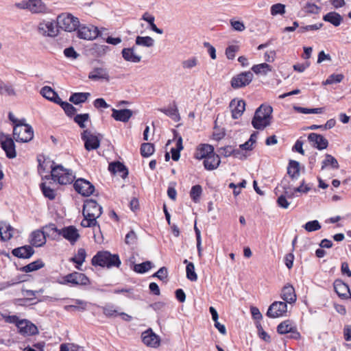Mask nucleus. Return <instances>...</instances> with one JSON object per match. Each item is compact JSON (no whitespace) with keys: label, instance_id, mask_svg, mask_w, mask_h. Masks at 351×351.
<instances>
[{"label":"nucleus","instance_id":"54","mask_svg":"<svg viewBox=\"0 0 351 351\" xmlns=\"http://www.w3.org/2000/svg\"><path fill=\"white\" fill-rule=\"evenodd\" d=\"M103 313L108 317H114L119 316V312L114 308L112 304H107L101 307Z\"/></svg>","mask_w":351,"mask_h":351},{"label":"nucleus","instance_id":"57","mask_svg":"<svg viewBox=\"0 0 351 351\" xmlns=\"http://www.w3.org/2000/svg\"><path fill=\"white\" fill-rule=\"evenodd\" d=\"M285 12V5L280 3L272 5L270 9V12L272 16H276L278 14L282 15Z\"/></svg>","mask_w":351,"mask_h":351},{"label":"nucleus","instance_id":"19","mask_svg":"<svg viewBox=\"0 0 351 351\" xmlns=\"http://www.w3.org/2000/svg\"><path fill=\"white\" fill-rule=\"evenodd\" d=\"M232 117L237 119L241 117L245 110V102L243 99H233L230 103Z\"/></svg>","mask_w":351,"mask_h":351},{"label":"nucleus","instance_id":"32","mask_svg":"<svg viewBox=\"0 0 351 351\" xmlns=\"http://www.w3.org/2000/svg\"><path fill=\"white\" fill-rule=\"evenodd\" d=\"M158 110L162 112L175 121H179L180 120V116L175 101H173L172 106L169 108H158Z\"/></svg>","mask_w":351,"mask_h":351},{"label":"nucleus","instance_id":"4","mask_svg":"<svg viewBox=\"0 0 351 351\" xmlns=\"http://www.w3.org/2000/svg\"><path fill=\"white\" fill-rule=\"evenodd\" d=\"M91 263L94 266L111 268L119 267L121 262L118 254H112L108 251H101L93 257Z\"/></svg>","mask_w":351,"mask_h":351},{"label":"nucleus","instance_id":"49","mask_svg":"<svg viewBox=\"0 0 351 351\" xmlns=\"http://www.w3.org/2000/svg\"><path fill=\"white\" fill-rule=\"evenodd\" d=\"M344 78V75L341 73L335 74L332 73L330 75L328 78L322 82V84L326 85H330L333 84H338L340 83Z\"/></svg>","mask_w":351,"mask_h":351},{"label":"nucleus","instance_id":"47","mask_svg":"<svg viewBox=\"0 0 351 351\" xmlns=\"http://www.w3.org/2000/svg\"><path fill=\"white\" fill-rule=\"evenodd\" d=\"M143 342L150 347H154V332L152 328L143 332L141 335Z\"/></svg>","mask_w":351,"mask_h":351},{"label":"nucleus","instance_id":"60","mask_svg":"<svg viewBox=\"0 0 351 351\" xmlns=\"http://www.w3.org/2000/svg\"><path fill=\"white\" fill-rule=\"evenodd\" d=\"M137 236L134 230H130L125 236V242L127 245H133L136 243Z\"/></svg>","mask_w":351,"mask_h":351},{"label":"nucleus","instance_id":"14","mask_svg":"<svg viewBox=\"0 0 351 351\" xmlns=\"http://www.w3.org/2000/svg\"><path fill=\"white\" fill-rule=\"evenodd\" d=\"M73 187L76 192L83 196H90L95 191V186L89 181L84 178H78L75 180Z\"/></svg>","mask_w":351,"mask_h":351},{"label":"nucleus","instance_id":"35","mask_svg":"<svg viewBox=\"0 0 351 351\" xmlns=\"http://www.w3.org/2000/svg\"><path fill=\"white\" fill-rule=\"evenodd\" d=\"M44 232L46 237L52 239H58L60 237L61 229H58L54 223H49L44 227Z\"/></svg>","mask_w":351,"mask_h":351},{"label":"nucleus","instance_id":"41","mask_svg":"<svg viewBox=\"0 0 351 351\" xmlns=\"http://www.w3.org/2000/svg\"><path fill=\"white\" fill-rule=\"evenodd\" d=\"M328 166H330L334 169H338L339 168L337 160L330 154H326L325 159L322 161V170L326 168Z\"/></svg>","mask_w":351,"mask_h":351},{"label":"nucleus","instance_id":"20","mask_svg":"<svg viewBox=\"0 0 351 351\" xmlns=\"http://www.w3.org/2000/svg\"><path fill=\"white\" fill-rule=\"evenodd\" d=\"M71 300L74 304L64 306V309L67 312H84L87 310L88 306L90 304L88 302L80 299Z\"/></svg>","mask_w":351,"mask_h":351},{"label":"nucleus","instance_id":"52","mask_svg":"<svg viewBox=\"0 0 351 351\" xmlns=\"http://www.w3.org/2000/svg\"><path fill=\"white\" fill-rule=\"evenodd\" d=\"M293 109L300 113L302 114H320L324 111L323 108H303L300 106H293Z\"/></svg>","mask_w":351,"mask_h":351},{"label":"nucleus","instance_id":"31","mask_svg":"<svg viewBox=\"0 0 351 351\" xmlns=\"http://www.w3.org/2000/svg\"><path fill=\"white\" fill-rule=\"evenodd\" d=\"M121 54L123 59L128 62L138 63L141 60V57L134 53V47L123 49Z\"/></svg>","mask_w":351,"mask_h":351},{"label":"nucleus","instance_id":"15","mask_svg":"<svg viewBox=\"0 0 351 351\" xmlns=\"http://www.w3.org/2000/svg\"><path fill=\"white\" fill-rule=\"evenodd\" d=\"M287 312V304L285 302H274L268 308L267 316L270 318L283 317Z\"/></svg>","mask_w":351,"mask_h":351},{"label":"nucleus","instance_id":"43","mask_svg":"<svg viewBox=\"0 0 351 351\" xmlns=\"http://www.w3.org/2000/svg\"><path fill=\"white\" fill-rule=\"evenodd\" d=\"M321 9V7L314 3L312 0L308 1L302 7V10L307 14H318Z\"/></svg>","mask_w":351,"mask_h":351},{"label":"nucleus","instance_id":"40","mask_svg":"<svg viewBox=\"0 0 351 351\" xmlns=\"http://www.w3.org/2000/svg\"><path fill=\"white\" fill-rule=\"evenodd\" d=\"M0 95L14 97L16 93L12 84L0 81Z\"/></svg>","mask_w":351,"mask_h":351},{"label":"nucleus","instance_id":"2","mask_svg":"<svg viewBox=\"0 0 351 351\" xmlns=\"http://www.w3.org/2000/svg\"><path fill=\"white\" fill-rule=\"evenodd\" d=\"M273 108L269 105L262 104L255 111L252 120L254 128L262 130L271 123Z\"/></svg>","mask_w":351,"mask_h":351},{"label":"nucleus","instance_id":"33","mask_svg":"<svg viewBox=\"0 0 351 351\" xmlns=\"http://www.w3.org/2000/svg\"><path fill=\"white\" fill-rule=\"evenodd\" d=\"M323 20L338 27L341 23L343 17L336 12H330L323 16Z\"/></svg>","mask_w":351,"mask_h":351},{"label":"nucleus","instance_id":"13","mask_svg":"<svg viewBox=\"0 0 351 351\" xmlns=\"http://www.w3.org/2000/svg\"><path fill=\"white\" fill-rule=\"evenodd\" d=\"M253 79V73L250 71L242 72L235 76L231 80V86L234 89L243 88L248 85Z\"/></svg>","mask_w":351,"mask_h":351},{"label":"nucleus","instance_id":"12","mask_svg":"<svg viewBox=\"0 0 351 351\" xmlns=\"http://www.w3.org/2000/svg\"><path fill=\"white\" fill-rule=\"evenodd\" d=\"M37 31L42 36L48 37H55L59 34L56 21H53L40 22L38 25Z\"/></svg>","mask_w":351,"mask_h":351},{"label":"nucleus","instance_id":"48","mask_svg":"<svg viewBox=\"0 0 351 351\" xmlns=\"http://www.w3.org/2000/svg\"><path fill=\"white\" fill-rule=\"evenodd\" d=\"M152 268V263L145 261L140 264H134L132 269L138 274H144Z\"/></svg>","mask_w":351,"mask_h":351},{"label":"nucleus","instance_id":"25","mask_svg":"<svg viewBox=\"0 0 351 351\" xmlns=\"http://www.w3.org/2000/svg\"><path fill=\"white\" fill-rule=\"evenodd\" d=\"M213 153H214L213 146L209 144H201L197 147L196 149L195 153V158L198 160L203 158L205 160L206 157H208Z\"/></svg>","mask_w":351,"mask_h":351},{"label":"nucleus","instance_id":"46","mask_svg":"<svg viewBox=\"0 0 351 351\" xmlns=\"http://www.w3.org/2000/svg\"><path fill=\"white\" fill-rule=\"evenodd\" d=\"M57 104L61 106L65 114L69 117H72L77 111V109L72 104L67 101H63L62 99H60V103Z\"/></svg>","mask_w":351,"mask_h":351},{"label":"nucleus","instance_id":"7","mask_svg":"<svg viewBox=\"0 0 351 351\" xmlns=\"http://www.w3.org/2000/svg\"><path fill=\"white\" fill-rule=\"evenodd\" d=\"M58 29L71 32L75 31L80 27L78 18L69 13H62L56 18Z\"/></svg>","mask_w":351,"mask_h":351},{"label":"nucleus","instance_id":"59","mask_svg":"<svg viewBox=\"0 0 351 351\" xmlns=\"http://www.w3.org/2000/svg\"><path fill=\"white\" fill-rule=\"evenodd\" d=\"M323 26V23H316L313 25H308L306 26H302L299 28L298 32L300 34L304 33L308 31H315L319 29Z\"/></svg>","mask_w":351,"mask_h":351},{"label":"nucleus","instance_id":"63","mask_svg":"<svg viewBox=\"0 0 351 351\" xmlns=\"http://www.w3.org/2000/svg\"><path fill=\"white\" fill-rule=\"evenodd\" d=\"M239 50L237 45H230L226 49V55L229 60H233L235 57V53Z\"/></svg>","mask_w":351,"mask_h":351},{"label":"nucleus","instance_id":"29","mask_svg":"<svg viewBox=\"0 0 351 351\" xmlns=\"http://www.w3.org/2000/svg\"><path fill=\"white\" fill-rule=\"evenodd\" d=\"M14 228L5 221H0V237L3 241H9L13 237Z\"/></svg>","mask_w":351,"mask_h":351},{"label":"nucleus","instance_id":"42","mask_svg":"<svg viewBox=\"0 0 351 351\" xmlns=\"http://www.w3.org/2000/svg\"><path fill=\"white\" fill-rule=\"evenodd\" d=\"M40 190L43 195L50 200H53L56 198V193L50 186H47L45 182H41L40 184Z\"/></svg>","mask_w":351,"mask_h":351},{"label":"nucleus","instance_id":"1","mask_svg":"<svg viewBox=\"0 0 351 351\" xmlns=\"http://www.w3.org/2000/svg\"><path fill=\"white\" fill-rule=\"evenodd\" d=\"M102 214V207L97 202L93 199H86L83 206L82 215L84 219L81 222V226L84 228L97 226L100 232V226L97 221Z\"/></svg>","mask_w":351,"mask_h":351},{"label":"nucleus","instance_id":"27","mask_svg":"<svg viewBox=\"0 0 351 351\" xmlns=\"http://www.w3.org/2000/svg\"><path fill=\"white\" fill-rule=\"evenodd\" d=\"M112 117L118 121L128 122L132 116V111L130 109L117 110L112 108Z\"/></svg>","mask_w":351,"mask_h":351},{"label":"nucleus","instance_id":"21","mask_svg":"<svg viewBox=\"0 0 351 351\" xmlns=\"http://www.w3.org/2000/svg\"><path fill=\"white\" fill-rule=\"evenodd\" d=\"M280 297L286 303H295L296 294L293 287L289 284L284 286L281 291Z\"/></svg>","mask_w":351,"mask_h":351},{"label":"nucleus","instance_id":"9","mask_svg":"<svg viewBox=\"0 0 351 351\" xmlns=\"http://www.w3.org/2000/svg\"><path fill=\"white\" fill-rule=\"evenodd\" d=\"M101 137L102 135L101 134H97V135L93 134L89 130H84L81 133V138L84 143V148L88 152L99 147L100 138Z\"/></svg>","mask_w":351,"mask_h":351},{"label":"nucleus","instance_id":"34","mask_svg":"<svg viewBox=\"0 0 351 351\" xmlns=\"http://www.w3.org/2000/svg\"><path fill=\"white\" fill-rule=\"evenodd\" d=\"M287 173L292 180H297L300 176V163L299 162L291 160L287 167Z\"/></svg>","mask_w":351,"mask_h":351},{"label":"nucleus","instance_id":"11","mask_svg":"<svg viewBox=\"0 0 351 351\" xmlns=\"http://www.w3.org/2000/svg\"><path fill=\"white\" fill-rule=\"evenodd\" d=\"M58 282L62 285H88L90 284V280L84 274L74 271L64 276L62 278V281Z\"/></svg>","mask_w":351,"mask_h":351},{"label":"nucleus","instance_id":"30","mask_svg":"<svg viewBox=\"0 0 351 351\" xmlns=\"http://www.w3.org/2000/svg\"><path fill=\"white\" fill-rule=\"evenodd\" d=\"M40 93L42 96L47 99L51 101L55 104L60 103V100L61 99L60 97H59L58 94L50 86H45L43 87Z\"/></svg>","mask_w":351,"mask_h":351},{"label":"nucleus","instance_id":"44","mask_svg":"<svg viewBox=\"0 0 351 351\" xmlns=\"http://www.w3.org/2000/svg\"><path fill=\"white\" fill-rule=\"evenodd\" d=\"M252 70L257 75L262 74L265 75L271 71V66L267 63H261L254 65L252 67Z\"/></svg>","mask_w":351,"mask_h":351},{"label":"nucleus","instance_id":"61","mask_svg":"<svg viewBox=\"0 0 351 351\" xmlns=\"http://www.w3.org/2000/svg\"><path fill=\"white\" fill-rule=\"evenodd\" d=\"M93 49L97 53L98 56H101L107 53L109 50V47L107 45H102L99 44H94Z\"/></svg>","mask_w":351,"mask_h":351},{"label":"nucleus","instance_id":"38","mask_svg":"<svg viewBox=\"0 0 351 351\" xmlns=\"http://www.w3.org/2000/svg\"><path fill=\"white\" fill-rule=\"evenodd\" d=\"M90 96L89 93H74L69 97V101L78 105L84 103Z\"/></svg>","mask_w":351,"mask_h":351},{"label":"nucleus","instance_id":"56","mask_svg":"<svg viewBox=\"0 0 351 351\" xmlns=\"http://www.w3.org/2000/svg\"><path fill=\"white\" fill-rule=\"evenodd\" d=\"M186 278L192 281L195 282L197 280V275L195 271V265L193 263H188L186 267Z\"/></svg>","mask_w":351,"mask_h":351},{"label":"nucleus","instance_id":"39","mask_svg":"<svg viewBox=\"0 0 351 351\" xmlns=\"http://www.w3.org/2000/svg\"><path fill=\"white\" fill-rule=\"evenodd\" d=\"M45 266V263L41 259H38L34 262L21 268V271L25 273H29L32 271H36L39 269L43 268Z\"/></svg>","mask_w":351,"mask_h":351},{"label":"nucleus","instance_id":"8","mask_svg":"<svg viewBox=\"0 0 351 351\" xmlns=\"http://www.w3.org/2000/svg\"><path fill=\"white\" fill-rule=\"evenodd\" d=\"M51 176L54 181L62 185L72 183L75 178L71 170L64 168L61 165L51 167Z\"/></svg>","mask_w":351,"mask_h":351},{"label":"nucleus","instance_id":"64","mask_svg":"<svg viewBox=\"0 0 351 351\" xmlns=\"http://www.w3.org/2000/svg\"><path fill=\"white\" fill-rule=\"evenodd\" d=\"M197 59L195 57L184 60L182 63L184 69H192L197 64Z\"/></svg>","mask_w":351,"mask_h":351},{"label":"nucleus","instance_id":"3","mask_svg":"<svg viewBox=\"0 0 351 351\" xmlns=\"http://www.w3.org/2000/svg\"><path fill=\"white\" fill-rule=\"evenodd\" d=\"M5 322L14 324L18 328L19 333L24 337L38 335L39 331L37 326L27 319H20L17 315L4 317Z\"/></svg>","mask_w":351,"mask_h":351},{"label":"nucleus","instance_id":"10","mask_svg":"<svg viewBox=\"0 0 351 351\" xmlns=\"http://www.w3.org/2000/svg\"><path fill=\"white\" fill-rule=\"evenodd\" d=\"M0 145L7 158L12 159L16 156L15 143L10 135L0 132Z\"/></svg>","mask_w":351,"mask_h":351},{"label":"nucleus","instance_id":"24","mask_svg":"<svg viewBox=\"0 0 351 351\" xmlns=\"http://www.w3.org/2000/svg\"><path fill=\"white\" fill-rule=\"evenodd\" d=\"M29 243L34 247H41L46 243V236L44 231L36 230L30 234Z\"/></svg>","mask_w":351,"mask_h":351},{"label":"nucleus","instance_id":"28","mask_svg":"<svg viewBox=\"0 0 351 351\" xmlns=\"http://www.w3.org/2000/svg\"><path fill=\"white\" fill-rule=\"evenodd\" d=\"M335 291L341 298H346L347 293H350L349 286L340 279H337L333 283Z\"/></svg>","mask_w":351,"mask_h":351},{"label":"nucleus","instance_id":"22","mask_svg":"<svg viewBox=\"0 0 351 351\" xmlns=\"http://www.w3.org/2000/svg\"><path fill=\"white\" fill-rule=\"evenodd\" d=\"M88 78L93 81L104 80H110V76L106 69L103 67H95L88 74Z\"/></svg>","mask_w":351,"mask_h":351},{"label":"nucleus","instance_id":"51","mask_svg":"<svg viewBox=\"0 0 351 351\" xmlns=\"http://www.w3.org/2000/svg\"><path fill=\"white\" fill-rule=\"evenodd\" d=\"M202 193V186L199 184H196L191 187L190 197L194 202L197 203L199 202Z\"/></svg>","mask_w":351,"mask_h":351},{"label":"nucleus","instance_id":"37","mask_svg":"<svg viewBox=\"0 0 351 351\" xmlns=\"http://www.w3.org/2000/svg\"><path fill=\"white\" fill-rule=\"evenodd\" d=\"M86 257V252L85 249L84 248H79L77 250V254L75 255L74 257H72L71 258V261L76 263V268L79 270H81V266L83 264V263L85 261Z\"/></svg>","mask_w":351,"mask_h":351},{"label":"nucleus","instance_id":"6","mask_svg":"<svg viewBox=\"0 0 351 351\" xmlns=\"http://www.w3.org/2000/svg\"><path fill=\"white\" fill-rule=\"evenodd\" d=\"M13 137L16 142L27 143L34 137L32 127L25 123V119H20L18 123L14 126Z\"/></svg>","mask_w":351,"mask_h":351},{"label":"nucleus","instance_id":"18","mask_svg":"<svg viewBox=\"0 0 351 351\" xmlns=\"http://www.w3.org/2000/svg\"><path fill=\"white\" fill-rule=\"evenodd\" d=\"M308 141L312 143L313 147L322 150L325 149L328 146V140L322 134L317 133H311L308 136Z\"/></svg>","mask_w":351,"mask_h":351},{"label":"nucleus","instance_id":"16","mask_svg":"<svg viewBox=\"0 0 351 351\" xmlns=\"http://www.w3.org/2000/svg\"><path fill=\"white\" fill-rule=\"evenodd\" d=\"M77 37L84 40H94L100 36V32L97 27L80 26L77 32Z\"/></svg>","mask_w":351,"mask_h":351},{"label":"nucleus","instance_id":"55","mask_svg":"<svg viewBox=\"0 0 351 351\" xmlns=\"http://www.w3.org/2000/svg\"><path fill=\"white\" fill-rule=\"evenodd\" d=\"M90 119V115L88 113L84 114H76L73 120L74 121L80 126L81 128H84L86 127L84 123Z\"/></svg>","mask_w":351,"mask_h":351},{"label":"nucleus","instance_id":"36","mask_svg":"<svg viewBox=\"0 0 351 351\" xmlns=\"http://www.w3.org/2000/svg\"><path fill=\"white\" fill-rule=\"evenodd\" d=\"M108 169L113 173H122L121 176L125 178L128 174V171L125 166L120 162H112L109 165Z\"/></svg>","mask_w":351,"mask_h":351},{"label":"nucleus","instance_id":"50","mask_svg":"<svg viewBox=\"0 0 351 351\" xmlns=\"http://www.w3.org/2000/svg\"><path fill=\"white\" fill-rule=\"evenodd\" d=\"M302 228L308 232H315L321 229L322 226L318 220H312L306 222Z\"/></svg>","mask_w":351,"mask_h":351},{"label":"nucleus","instance_id":"53","mask_svg":"<svg viewBox=\"0 0 351 351\" xmlns=\"http://www.w3.org/2000/svg\"><path fill=\"white\" fill-rule=\"evenodd\" d=\"M154 154V144L144 143L141 146V154L143 157H149Z\"/></svg>","mask_w":351,"mask_h":351},{"label":"nucleus","instance_id":"62","mask_svg":"<svg viewBox=\"0 0 351 351\" xmlns=\"http://www.w3.org/2000/svg\"><path fill=\"white\" fill-rule=\"evenodd\" d=\"M168 277L167 268L162 267L157 272H155V278H158L162 281H167Z\"/></svg>","mask_w":351,"mask_h":351},{"label":"nucleus","instance_id":"17","mask_svg":"<svg viewBox=\"0 0 351 351\" xmlns=\"http://www.w3.org/2000/svg\"><path fill=\"white\" fill-rule=\"evenodd\" d=\"M60 237L70 242L73 245L79 239L80 235L77 229L73 226H65L61 228Z\"/></svg>","mask_w":351,"mask_h":351},{"label":"nucleus","instance_id":"58","mask_svg":"<svg viewBox=\"0 0 351 351\" xmlns=\"http://www.w3.org/2000/svg\"><path fill=\"white\" fill-rule=\"evenodd\" d=\"M154 40L149 36H137L136 44L143 47H151L153 45Z\"/></svg>","mask_w":351,"mask_h":351},{"label":"nucleus","instance_id":"45","mask_svg":"<svg viewBox=\"0 0 351 351\" xmlns=\"http://www.w3.org/2000/svg\"><path fill=\"white\" fill-rule=\"evenodd\" d=\"M293 326L290 320H285L277 326V332L281 335L288 334L289 332H292Z\"/></svg>","mask_w":351,"mask_h":351},{"label":"nucleus","instance_id":"5","mask_svg":"<svg viewBox=\"0 0 351 351\" xmlns=\"http://www.w3.org/2000/svg\"><path fill=\"white\" fill-rule=\"evenodd\" d=\"M14 6L20 10H27L33 14H47L51 9L43 0H22L14 3Z\"/></svg>","mask_w":351,"mask_h":351},{"label":"nucleus","instance_id":"23","mask_svg":"<svg viewBox=\"0 0 351 351\" xmlns=\"http://www.w3.org/2000/svg\"><path fill=\"white\" fill-rule=\"evenodd\" d=\"M12 254L19 258H29L34 254V250L32 246L25 245L13 249Z\"/></svg>","mask_w":351,"mask_h":351},{"label":"nucleus","instance_id":"26","mask_svg":"<svg viewBox=\"0 0 351 351\" xmlns=\"http://www.w3.org/2000/svg\"><path fill=\"white\" fill-rule=\"evenodd\" d=\"M203 163L206 170L212 171L216 169L219 166L221 160L219 154L214 152L208 157H206Z\"/></svg>","mask_w":351,"mask_h":351}]
</instances>
